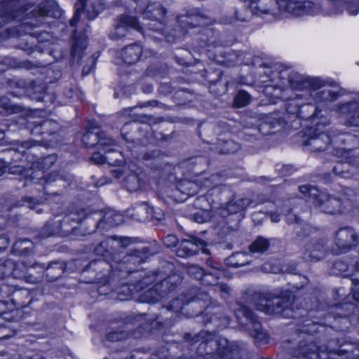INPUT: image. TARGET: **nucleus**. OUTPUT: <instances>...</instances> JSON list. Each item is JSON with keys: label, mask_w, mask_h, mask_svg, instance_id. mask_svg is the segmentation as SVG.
Returning a JSON list of instances; mask_svg holds the SVG:
<instances>
[{"label": "nucleus", "mask_w": 359, "mask_h": 359, "mask_svg": "<svg viewBox=\"0 0 359 359\" xmlns=\"http://www.w3.org/2000/svg\"><path fill=\"white\" fill-rule=\"evenodd\" d=\"M294 354H302L309 359H359V344L334 337L330 338L325 345L304 342Z\"/></svg>", "instance_id": "1"}, {"label": "nucleus", "mask_w": 359, "mask_h": 359, "mask_svg": "<svg viewBox=\"0 0 359 359\" xmlns=\"http://www.w3.org/2000/svg\"><path fill=\"white\" fill-rule=\"evenodd\" d=\"M216 330H202L197 334L185 333L182 344V359H217Z\"/></svg>", "instance_id": "2"}, {"label": "nucleus", "mask_w": 359, "mask_h": 359, "mask_svg": "<svg viewBox=\"0 0 359 359\" xmlns=\"http://www.w3.org/2000/svg\"><path fill=\"white\" fill-rule=\"evenodd\" d=\"M255 304L257 310L268 315H279L286 318H298L302 316L294 310L293 294L275 296L270 293L259 294Z\"/></svg>", "instance_id": "3"}, {"label": "nucleus", "mask_w": 359, "mask_h": 359, "mask_svg": "<svg viewBox=\"0 0 359 359\" xmlns=\"http://www.w3.org/2000/svg\"><path fill=\"white\" fill-rule=\"evenodd\" d=\"M110 243L109 240L100 242L95 248L94 252L98 256H102L104 258L102 260L109 263L119 264L121 272H123V269H126L125 264H140L148 258L149 255L154 254L149 253V249L144 248L142 250H130L126 255L122 257Z\"/></svg>", "instance_id": "4"}, {"label": "nucleus", "mask_w": 359, "mask_h": 359, "mask_svg": "<svg viewBox=\"0 0 359 359\" xmlns=\"http://www.w3.org/2000/svg\"><path fill=\"white\" fill-rule=\"evenodd\" d=\"M299 191L307 196L313 205L320 211L330 215L338 214L341 212L342 203L339 198L329 194L320 192L317 188L311 185H302L299 187Z\"/></svg>", "instance_id": "5"}, {"label": "nucleus", "mask_w": 359, "mask_h": 359, "mask_svg": "<svg viewBox=\"0 0 359 359\" xmlns=\"http://www.w3.org/2000/svg\"><path fill=\"white\" fill-rule=\"evenodd\" d=\"M285 126V122L280 117L269 116L255 127L246 123L243 128V138L248 142H255L262 139L263 135L275 134Z\"/></svg>", "instance_id": "6"}, {"label": "nucleus", "mask_w": 359, "mask_h": 359, "mask_svg": "<svg viewBox=\"0 0 359 359\" xmlns=\"http://www.w3.org/2000/svg\"><path fill=\"white\" fill-rule=\"evenodd\" d=\"M31 15L34 18L32 20L25 22L19 25L18 31L24 32L26 34L32 35V27H38L43 22L46 17L59 18L62 15V11L54 0H46L40 4L37 9H34Z\"/></svg>", "instance_id": "7"}, {"label": "nucleus", "mask_w": 359, "mask_h": 359, "mask_svg": "<svg viewBox=\"0 0 359 359\" xmlns=\"http://www.w3.org/2000/svg\"><path fill=\"white\" fill-rule=\"evenodd\" d=\"M235 315L239 323L247 327L250 335L257 342L263 344L268 342L267 334L264 331L262 324L251 309L243 304H237Z\"/></svg>", "instance_id": "8"}, {"label": "nucleus", "mask_w": 359, "mask_h": 359, "mask_svg": "<svg viewBox=\"0 0 359 359\" xmlns=\"http://www.w3.org/2000/svg\"><path fill=\"white\" fill-rule=\"evenodd\" d=\"M137 12L141 14L144 20L149 21L144 24V27L154 32H159L163 29L167 11L161 4L149 3L144 9L138 8Z\"/></svg>", "instance_id": "9"}, {"label": "nucleus", "mask_w": 359, "mask_h": 359, "mask_svg": "<svg viewBox=\"0 0 359 359\" xmlns=\"http://www.w3.org/2000/svg\"><path fill=\"white\" fill-rule=\"evenodd\" d=\"M217 359H248L249 353L246 345L238 341H230L226 338L217 341Z\"/></svg>", "instance_id": "10"}, {"label": "nucleus", "mask_w": 359, "mask_h": 359, "mask_svg": "<svg viewBox=\"0 0 359 359\" xmlns=\"http://www.w3.org/2000/svg\"><path fill=\"white\" fill-rule=\"evenodd\" d=\"M120 266H117L114 264L109 263L105 260L95 259L88 263L81 272L83 277V282L87 283H100L106 281L104 271H109V268L118 269Z\"/></svg>", "instance_id": "11"}, {"label": "nucleus", "mask_w": 359, "mask_h": 359, "mask_svg": "<svg viewBox=\"0 0 359 359\" xmlns=\"http://www.w3.org/2000/svg\"><path fill=\"white\" fill-rule=\"evenodd\" d=\"M306 138L303 141L302 144L311 151H325L332 142L330 137L320 130V126H315V128L306 126Z\"/></svg>", "instance_id": "12"}, {"label": "nucleus", "mask_w": 359, "mask_h": 359, "mask_svg": "<svg viewBox=\"0 0 359 359\" xmlns=\"http://www.w3.org/2000/svg\"><path fill=\"white\" fill-rule=\"evenodd\" d=\"M155 280L154 276H146L134 283L123 284L118 288L116 298L120 301L128 300L134 294L143 292Z\"/></svg>", "instance_id": "13"}, {"label": "nucleus", "mask_w": 359, "mask_h": 359, "mask_svg": "<svg viewBox=\"0 0 359 359\" xmlns=\"http://www.w3.org/2000/svg\"><path fill=\"white\" fill-rule=\"evenodd\" d=\"M327 241L325 238H313L304 246L303 259L307 262L319 261L323 259L327 252Z\"/></svg>", "instance_id": "14"}, {"label": "nucleus", "mask_w": 359, "mask_h": 359, "mask_svg": "<svg viewBox=\"0 0 359 359\" xmlns=\"http://www.w3.org/2000/svg\"><path fill=\"white\" fill-rule=\"evenodd\" d=\"M131 27L140 32L144 33L143 27L141 26L135 17L129 15H121L114 25V29L110 34V38L118 40L126 36L127 28Z\"/></svg>", "instance_id": "15"}, {"label": "nucleus", "mask_w": 359, "mask_h": 359, "mask_svg": "<svg viewBox=\"0 0 359 359\" xmlns=\"http://www.w3.org/2000/svg\"><path fill=\"white\" fill-rule=\"evenodd\" d=\"M249 8L252 14L264 18L265 15L275 17L280 13L279 0H249Z\"/></svg>", "instance_id": "16"}, {"label": "nucleus", "mask_w": 359, "mask_h": 359, "mask_svg": "<svg viewBox=\"0 0 359 359\" xmlns=\"http://www.w3.org/2000/svg\"><path fill=\"white\" fill-rule=\"evenodd\" d=\"M290 86L294 90L312 89L316 90L322 85V81L318 78H309L296 72H290L287 75Z\"/></svg>", "instance_id": "17"}, {"label": "nucleus", "mask_w": 359, "mask_h": 359, "mask_svg": "<svg viewBox=\"0 0 359 359\" xmlns=\"http://www.w3.org/2000/svg\"><path fill=\"white\" fill-rule=\"evenodd\" d=\"M86 217L85 211L81 210L65 215L62 220H57L60 223V235L62 236H67L70 234L77 235L79 231L77 224Z\"/></svg>", "instance_id": "18"}, {"label": "nucleus", "mask_w": 359, "mask_h": 359, "mask_svg": "<svg viewBox=\"0 0 359 359\" xmlns=\"http://www.w3.org/2000/svg\"><path fill=\"white\" fill-rule=\"evenodd\" d=\"M335 243L341 252H346L358 244V236L350 226L341 228L336 233Z\"/></svg>", "instance_id": "19"}, {"label": "nucleus", "mask_w": 359, "mask_h": 359, "mask_svg": "<svg viewBox=\"0 0 359 359\" xmlns=\"http://www.w3.org/2000/svg\"><path fill=\"white\" fill-rule=\"evenodd\" d=\"M208 16L202 13L200 8H192L185 14L177 17V22L184 29L194 28L197 26L206 25Z\"/></svg>", "instance_id": "20"}, {"label": "nucleus", "mask_w": 359, "mask_h": 359, "mask_svg": "<svg viewBox=\"0 0 359 359\" xmlns=\"http://www.w3.org/2000/svg\"><path fill=\"white\" fill-rule=\"evenodd\" d=\"M201 302H203L204 304L210 302V297L207 292L198 291L196 292L193 297L189 298L184 295H180L170 302L168 309L175 312H179L182 310L185 305H188L190 303L196 304Z\"/></svg>", "instance_id": "21"}, {"label": "nucleus", "mask_w": 359, "mask_h": 359, "mask_svg": "<svg viewBox=\"0 0 359 359\" xmlns=\"http://www.w3.org/2000/svg\"><path fill=\"white\" fill-rule=\"evenodd\" d=\"M21 13L19 0H0V29Z\"/></svg>", "instance_id": "22"}, {"label": "nucleus", "mask_w": 359, "mask_h": 359, "mask_svg": "<svg viewBox=\"0 0 359 359\" xmlns=\"http://www.w3.org/2000/svg\"><path fill=\"white\" fill-rule=\"evenodd\" d=\"M312 2L305 0H279L280 12H287L294 16L303 15L312 8Z\"/></svg>", "instance_id": "23"}, {"label": "nucleus", "mask_w": 359, "mask_h": 359, "mask_svg": "<svg viewBox=\"0 0 359 359\" xmlns=\"http://www.w3.org/2000/svg\"><path fill=\"white\" fill-rule=\"evenodd\" d=\"M358 111L359 102L356 100L345 102L338 106V111L344 117V125L348 127H357L355 118H358Z\"/></svg>", "instance_id": "24"}, {"label": "nucleus", "mask_w": 359, "mask_h": 359, "mask_svg": "<svg viewBox=\"0 0 359 359\" xmlns=\"http://www.w3.org/2000/svg\"><path fill=\"white\" fill-rule=\"evenodd\" d=\"M21 269L24 273V277L18 278L20 280H24L26 283L36 284L40 282L44 273V266L41 264L35 263L29 266L25 262L20 263Z\"/></svg>", "instance_id": "25"}, {"label": "nucleus", "mask_w": 359, "mask_h": 359, "mask_svg": "<svg viewBox=\"0 0 359 359\" xmlns=\"http://www.w3.org/2000/svg\"><path fill=\"white\" fill-rule=\"evenodd\" d=\"M203 241L196 238H191V240H182L176 251L180 257L187 258L198 253L199 245H203Z\"/></svg>", "instance_id": "26"}, {"label": "nucleus", "mask_w": 359, "mask_h": 359, "mask_svg": "<svg viewBox=\"0 0 359 359\" xmlns=\"http://www.w3.org/2000/svg\"><path fill=\"white\" fill-rule=\"evenodd\" d=\"M200 317L203 318L204 325L212 324L216 329H223L229 324V318L221 313H213L212 311L206 309L201 313Z\"/></svg>", "instance_id": "27"}, {"label": "nucleus", "mask_w": 359, "mask_h": 359, "mask_svg": "<svg viewBox=\"0 0 359 359\" xmlns=\"http://www.w3.org/2000/svg\"><path fill=\"white\" fill-rule=\"evenodd\" d=\"M20 266V263L18 264L12 259H6L0 264V280L12 277L15 279L24 277L23 271Z\"/></svg>", "instance_id": "28"}, {"label": "nucleus", "mask_w": 359, "mask_h": 359, "mask_svg": "<svg viewBox=\"0 0 359 359\" xmlns=\"http://www.w3.org/2000/svg\"><path fill=\"white\" fill-rule=\"evenodd\" d=\"M125 320L126 323L136 325L140 329L145 331L154 329L160 324L157 318H149L146 314H132L128 316Z\"/></svg>", "instance_id": "29"}, {"label": "nucleus", "mask_w": 359, "mask_h": 359, "mask_svg": "<svg viewBox=\"0 0 359 359\" xmlns=\"http://www.w3.org/2000/svg\"><path fill=\"white\" fill-rule=\"evenodd\" d=\"M100 128L94 121H89L86 127L81 141L86 147H97L100 137Z\"/></svg>", "instance_id": "30"}, {"label": "nucleus", "mask_w": 359, "mask_h": 359, "mask_svg": "<svg viewBox=\"0 0 359 359\" xmlns=\"http://www.w3.org/2000/svg\"><path fill=\"white\" fill-rule=\"evenodd\" d=\"M354 146L352 147H339L335 149V155L346 161L353 169L359 168V154L354 151Z\"/></svg>", "instance_id": "31"}, {"label": "nucleus", "mask_w": 359, "mask_h": 359, "mask_svg": "<svg viewBox=\"0 0 359 359\" xmlns=\"http://www.w3.org/2000/svg\"><path fill=\"white\" fill-rule=\"evenodd\" d=\"M142 53V48L137 43H132L122 49L121 56L128 65L136 63Z\"/></svg>", "instance_id": "32"}, {"label": "nucleus", "mask_w": 359, "mask_h": 359, "mask_svg": "<svg viewBox=\"0 0 359 359\" xmlns=\"http://www.w3.org/2000/svg\"><path fill=\"white\" fill-rule=\"evenodd\" d=\"M181 278L180 276L172 274L163 280L156 283L154 286L159 290L163 297H165L169 292L175 289L177 285L180 284Z\"/></svg>", "instance_id": "33"}, {"label": "nucleus", "mask_w": 359, "mask_h": 359, "mask_svg": "<svg viewBox=\"0 0 359 359\" xmlns=\"http://www.w3.org/2000/svg\"><path fill=\"white\" fill-rule=\"evenodd\" d=\"M320 112V111H318L316 104L306 103L301 105L298 118L306 121H311V123L315 124V126H320V123L316 121Z\"/></svg>", "instance_id": "34"}, {"label": "nucleus", "mask_w": 359, "mask_h": 359, "mask_svg": "<svg viewBox=\"0 0 359 359\" xmlns=\"http://www.w3.org/2000/svg\"><path fill=\"white\" fill-rule=\"evenodd\" d=\"M241 149V145L233 140H217L211 150L220 154H233Z\"/></svg>", "instance_id": "35"}, {"label": "nucleus", "mask_w": 359, "mask_h": 359, "mask_svg": "<svg viewBox=\"0 0 359 359\" xmlns=\"http://www.w3.org/2000/svg\"><path fill=\"white\" fill-rule=\"evenodd\" d=\"M138 130V123L136 122H130L125 124L121 130V136L123 140L131 146L129 148L136 147V142L140 140L136 137Z\"/></svg>", "instance_id": "36"}, {"label": "nucleus", "mask_w": 359, "mask_h": 359, "mask_svg": "<svg viewBox=\"0 0 359 359\" xmlns=\"http://www.w3.org/2000/svg\"><path fill=\"white\" fill-rule=\"evenodd\" d=\"M66 264L62 262L54 261L50 262L48 265L44 268V273L48 281H55L60 278L66 269Z\"/></svg>", "instance_id": "37"}, {"label": "nucleus", "mask_w": 359, "mask_h": 359, "mask_svg": "<svg viewBox=\"0 0 359 359\" xmlns=\"http://www.w3.org/2000/svg\"><path fill=\"white\" fill-rule=\"evenodd\" d=\"M11 303L17 309H23L32 302L29 292L27 290H18L11 294Z\"/></svg>", "instance_id": "38"}, {"label": "nucleus", "mask_w": 359, "mask_h": 359, "mask_svg": "<svg viewBox=\"0 0 359 359\" xmlns=\"http://www.w3.org/2000/svg\"><path fill=\"white\" fill-rule=\"evenodd\" d=\"M251 10L246 6H242L236 8L234 11V17L226 16L222 18V21L226 24H234L236 22H248L252 15Z\"/></svg>", "instance_id": "39"}, {"label": "nucleus", "mask_w": 359, "mask_h": 359, "mask_svg": "<svg viewBox=\"0 0 359 359\" xmlns=\"http://www.w3.org/2000/svg\"><path fill=\"white\" fill-rule=\"evenodd\" d=\"M122 222V217L120 215L114 214L112 212L104 214L101 218H99L95 224L96 229H108L115 226Z\"/></svg>", "instance_id": "40"}, {"label": "nucleus", "mask_w": 359, "mask_h": 359, "mask_svg": "<svg viewBox=\"0 0 359 359\" xmlns=\"http://www.w3.org/2000/svg\"><path fill=\"white\" fill-rule=\"evenodd\" d=\"M225 262L229 266L239 268L251 262L250 256L247 252H237L228 257Z\"/></svg>", "instance_id": "41"}, {"label": "nucleus", "mask_w": 359, "mask_h": 359, "mask_svg": "<svg viewBox=\"0 0 359 359\" xmlns=\"http://www.w3.org/2000/svg\"><path fill=\"white\" fill-rule=\"evenodd\" d=\"M144 174L131 172L123 180V187L130 192H134L140 188L143 182Z\"/></svg>", "instance_id": "42"}, {"label": "nucleus", "mask_w": 359, "mask_h": 359, "mask_svg": "<svg viewBox=\"0 0 359 359\" xmlns=\"http://www.w3.org/2000/svg\"><path fill=\"white\" fill-rule=\"evenodd\" d=\"M33 243L28 239L17 241L13 245L11 252L18 256H28L32 252Z\"/></svg>", "instance_id": "43"}, {"label": "nucleus", "mask_w": 359, "mask_h": 359, "mask_svg": "<svg viewBox=\"0 0 359 359\" xmlns=\"http://www.w3.org/2000/svg\"><path fill=\"white\" fill-rule=\"evenodd\" d=\"M39 141H33V140H27L20 142L18 145L16 150L19 153H21L23 155L26 154H32V157L29 158L28 160L29 161L39 160V158L37 155H36L35 152L38 149V147L36 145V142Z\"/></svg>", "instance_id": "44"}, {"label": "nucleus", "mask_w": 359, "mask_h": 359, "mask_svg": "<svg viewBox=\"0 0 359 359\" xmlns=\"http://www.w3.org/2000/svg\"><path fill=\"white\" fill-rule=\"evenodd\" d=\"M208 163V158L204 156H194L188 160V165L191 171L196 175L203 172Z\"/></svg>", "instance_id": "45"}, {"label": "nucleus", "mask_w": 359, "mask_h": 359, "mask_svg": "<svg viewBox=\"0 0 359 359\" xmlns=\"http://www.w3.org/2000/svg\"><path fill=\"white\" fill-rule=\"evenodd\" d=\"M252 203V201L248 198H240L235 201H231L225 204L224 210L229 214H236L245 210Z\"/></svg>", "instance_id": "46"}, {"label": "nucleus", "mask_w": 359, "mask_h": 359, "mask_svg": "<svg viewBox=\"0 0 359 359\" xmlns=\"http://www.w3.org/2000/svg\"><path fill=\"white\" fill-rule=\"evenodd\" d=\"M332 172L342 178H351L356 174V170L351 168L346 161H339L332 168Z\"/></svg>", "instance_id": "47"}, {"label": "nucleus", "mask_w": 359, "mask_h": 359, "mask_svg": "<svg viewBox=\"0 0 359 359\" xmlns=\"http://www.w3.org/2000/svg\"><path fill=\"white\" fill-rule=\"evenodd\" d=\"M60 223L58 221L52 219L48 221L39 231V236L41 238H46L50 236L60 235Z\"/></svg>", "instance_id": "48"}, {"label": "nucleus", "mask_w": 359, "mask_h": 359, "mask_svg": "<svg viewBox=\"0 0 359 359\" xmlns=\"http://www.w3.org/2000/svg\"><path fill=\"white\" fill-rule=\"evenodd\" d=\"M40 183L43 184V189L45 191V194H47L46 192V187L49 184H51L52 182H55L56 181H65L67 182H69L71 181V176L70 175H60L58 173L54 172H50L49 174H47L44 175L43 177L39 178ZM48 194H49L48 193Z\"/></svg>", "instance_id": "49"}, {"label": "nucleus", "mask_w": 359, "mask_h": 359, "mask_svg": "<svg viewBox=\"0 0 359 359\" xmlns=\"http://www.w3.org/2000/svg\"><path fill=\"white\" fill-rule=\"evenodd\" d=\"M323 86V84L320 87ZM321 88H318V91L316 92L313 95L315 99L318 101H330L332 102L336 100L338 98L339 93L337 92L332 91L330 88H324L320 90Z\"/></svg>", "instance_id": "50"}, {"label": "nucleus", "mask_w": 359, "mask_h": 359, "mask_svg": "<svg viewBox=\"0 0 359 359\" xmlns=\"http://www.w3.org/2000/svg\"><path fill=\"white\" fill-rule=\"evenodd\" d=\"M269 248V240L262 236H259L249 246V250L252 253H264Z\"/></svg>", "instance_id": "51"}, {"label": "nucleus", "mask_w": 359, "mask_h": 359, "mask_svg": "<svg viewBox=\"0 0 359 359\" xmlns=\"http://www.w3.org/2000/svg\"><path fill=\"white\" fill-rule=\"evenodd\" d=\"M193 95L184 89L176 90L172 96L171 100L172 103L177 105H182L190 102Z\"/></svg>", "instance_id": "52"}, {"label": "nucleus", "mask_w": 359, "mask_h": 359, "mask_svg": "<svg viewBox=\"0 0 359 359\" xmlns=\"http://www.w3.org/2000/svg\"><path fill=\"white\" fill-rule=\"evenodd\" d=\"M45 200L46 198L42 197L25 196L20 201H17L15 206L20 207L25 205L29 209H34L37 205L42 203Z\"/></svg>", "instance_id": "53"}, {"label": "nucleus", "mask_w": 359, "mask_h": 359, "mask_svg": "<svg viewBox=\"0 0 359 359\" xmlns=\"http://www.w3.org/2000/svg\"><path fill=\"white\" fill-rule=\"evenodd\" d=\"M210 34H212V31L210 29H203L202 32L198 33V34L194 39V42L196 44H193L194 48L196 49H199L208 46L210 43V40L208 39V36H209Z\"/></svg>", "instance_id": "54"}, {"label": "nucleus", "mask_w": 359, "mask_h": 359, "mask_svg": "<svg viewBox=\"0 0 359 359\" xmlns=\"http://www.w3.org/2000/svg\"><path fill=\"white\" fill-rule=\"evenodd\" d=\"M251 100V97L248 93L243 90H239L233 99V106L235 107H243L248 105Z\"/></svg>", "instance_id": "55"}, {"label": "nucleus", "mask_w": 359, "mask_h": 359, "mask_svg": "<svg viewBox=\"0 0 359 359\" xmlns=\"http://www.w3.org/2000/svg\"><path fill=\"white\" fill-rule=\"evenodd\" d=\"M300 107L301 105L297 104L294 101H292L286 104L287 114L285 117L282 119L285 122V126H287V122L290 121V119H292L293 116L298 118Z\"/></svg>", "instance_id": "56"}, {"label": "nucleus", "mask_w": 359, "mask_h": 359, "mask_svg": "<svg viewBox=\"0 0 359 359\" xmlns=\"http://www.w3.org/2000/svg\"><path fill=\"white\" fill-rule=\"evenodd\" d=\"M143 300L148 303H155L163 298L159 290L154 285L147 289L142 294Z\"/></svg>", "instance_id": "57"}, {"label": "nucleus", "mask_w": 359, "mask_h": 359, "mask_svg": "<svg viewBox=\"0 0 359 359\" xmlns=\"http://www.w3.org/2000/svg\"><path fill=\"white\" fill-rule=\"evenodd\" d=\"M41 123L43 139H46V136L54 134L58 128L57 123L52 120H44L41 121Z\"/></svg>", "instance_id": "58"}, {"label": "nucleus", "mask_w": 359, "mask_h": 359, "mask_svg": "<svg viewBox=\"0 0 359 359\" xmlns=\"http://www.w3.org/2000/svg\"><path fill=\"white\" fill-rule=\"evenodd\" d=\"M148 126H140L138 124V131L137 133V138L140 140L136 142V147L139 145H146L149 142L150 135L148 134Z\"/></svg>", "instance_id": "59"}, {"label": "nucleus", "mask_w": 359, "mask_h": 359, "mask_svg": "<svg viewBox=\"0 0 359 359\" xmlns=\"http://www.w3.org/2000/svg\"><path fill=\"white\" fill-rule=\"evenodd\" d=\"M0 108L8 114H13L20 111V107L12 104L7 97H0Z\"/></svg>", "instance_id": "60"}, {"label": "nucleus", "mask_w": 359, "mask_h": 359, "mask_svg": "<svg viewBox=\"0 0 359 359\" xmlns=\"http://www.w3.org/2000/svg\"><path fill=\"white\" fill-rule=\"evenodd\" d=\"M116 145V142L114 140L107 137L103 131H101L97 146L98 148H102L104 150L110 151L111 150V147Z\"/></svg>", "instance_id": "61"}, {"label": "nucleus", "mask_w": 359, "mask_h": 359, "mask_svg": "<svg viewBox=\"0 0 359 359\" xmlns=\"http://www.w3.org/2000/svg\"><path fill=\"white\" fill-rule=\"evenodd\" d=\"M139 107H157L159 109H162L164 110H170L172 108V106L170 104L164 103L158 100H151L145 102H142L139 104Z\"/></svg>", "instance_id": "62"}, {"label": "nucleus", "mask_w": 359, "mask_h": 359, "mask_svg": "<svg viewBox=\"0 0 359 359\" xmlns=\"http://www.w3.org/2000/svg\"><path fill=\"white\" fill-rule=\"evenodd\" d=\"M129 332L121 330V331H113L108 333L106 338L110 341H119L127 339L129 337Z\"/></svg>", "instance_id": "63"}, {"label": "nucleus", "mask_w": 359, "mask_h": 359, "mask_svg": "<svg viewBox=\"0 0 359 359\" xmlns=\"http://www.w3.org/2000/svg\"><path fill=\"white\" fill-rule=\"evenodd\" d=\"M180 190L187 195H194L197 191V185L191 181H183L180 184Z\"/></svg>", "instance_id": "64"}]
</instances>
